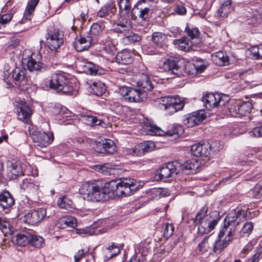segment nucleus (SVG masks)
I'll return each instance as SVG.
<instances>
[{
  "label": "nucleus",
  "instance_id": "nucleus-40",
  "mask_svg": "<svg viewBox=\"0 0 262 262\" xmlns=\"http://www.w3.org/2000/svg\"><path fill=\"white\" fill-rule=\"evenodd\" d=\"M185 32L188 37V39L190 41H197L198 42V41H200V32L197 27L187 24V26L185 29Z\"/></svg>",
  "mask_w": 262,
  "mask_h": 262
},
{
  "label": "nucleus",
  "instance_id": "nucleus-25",
  "mask_svg": "<svg viewBox=\"0 0 262 262\" xmlns=\"http://www.w3.org/2000/svg\"><path fill=\"white\" fill-rule=\"evenodd\" d=\"M85 86L89 92L97 96L102 95L106 91L104 84L100 81L87 82Z\"/></svg>",
  "mask_w": 262,
  "mask_h": 262
},
{
  "label": "nucleus",
  "instance_id": "nucleus-20",
  "mask_svg": "<svg viewBox=\"0 0 262 262\" xmlns=\"http://www.w3.org/2000/svg\"><path fill=\"white\" fill-rule=\"evenodd\" d=\"M37 56L38 57V59H35L33 56L29 58L27 63L28 69L31 72H35L37 73L49 71L50 67L39 61L41 57L40 55L38 54Z\"/></svg>",
  "mask_w": 262,
  "mask_h": 262
},
{
  "label": "nucleus",
  "instance_id": "nucleus-6",
  "mask_svg": "<svg viewBox=\"0 0 262 262\" xmlns=\"http://www.w3.org/2000/svg\"><path fill=\"white\" fill-rule=\"evenodd\" d=\"M183 59L170 57L160 64L159 68L164 71L169 72L171 74L179 77L183 74Z\"/></svg>",
  "mask_w": 262,
  "mask_h": 262
},
{
  "label": "nucleus",
  "instance_id": "nucleus-5",
  "mask_svg": "<svg viewBox=\"0 0 262 262\" xmlns=\"http://www.w3.org/2000/svg\"><path fill=\"white\" fill-rule=\"evenodd\" d=\"M29 134L34 142V146L39 148H44L51 144L54 140L52 132L46 133L29 127Z\"/></svg>",
  "mask_w": 262,
  "mask_h": 262
},
{
  "label": "nucleus",
  "instance_id": "nucleus-9",
  "mask_svg": "<svg viewBox=\"0 0 262 262\" xmlns=\"http://www.w3.org/2000/svg\"><path fill=\"white\" fill-rule=\"evenodd\" d=\"M184 106V103L179 98H173L167 96L161 98L160 102V107L161 109L168 110L171 114L181 110Z\"/></svg>",
  "mask_w": 262,
  "mask_h": 262
},
{
  "label": "nucleus",
  "instance_id": "nucleus-2",
  "mask_svg": "<svg viewBox=\"0 0 262 262\" xmlns=\"http://www.w3.org/2000/svg\"><path fill=\"white\" fill-rule=\"evenodd\" d=\"M208 207H203L197 213L194 220L195 226H198V233L208 234L216 226L220 218L217 211H212L207 214Z\"/></svg>",
  "mask_w": 262,
  "mask_h": 262
},
{
  "label": "nucleus",
  "instance_id": "nucleus-21",
  "mask_svg": "<svg viewBox=\"0 0 262 262\" xmlns=\"http://www.w3.org/2000/svg\"><path fill=\"white\" fill-rule=\"evenodd\" d=\"M210 148L209 142H200L192 145L190 151L194 156L207 157L210 155Z\"/></svg>",
  "mask_w": 262,
  "mask_h": 262
},
{
  "label": "nucleus",
  "instance_id": "nucleus-46",
  "mask_svg": "<svg viewBox=\"0 0 262 262\" xmlns=\"http://www.w3.org/2000/svg\"><path fill=\"white\" fill-rule=\"evenodd\" d=\"M44 244V239L41 236L34 234L31 232L29 245L36 248H40L43 246Z\"/></svg>",
  "mask_w": 262,
  "mask_h": 262
},
{
  "label": "nucleus",
  "instance_id": "nucleus-58",
  "mask_svg": "<svg viewBox=\"0 0 262 262\" xmlns=\"http://www.w3.org/2000/svg\"><path fill=\"white\" fill-rule=\"evenodd\" d=\"M249 135L250 137L255 138L262 137V122H259L257 126L249 132Z\"/></svg>",
  "mask_w": 262,
  "mask_h": 262
},
{
  "label": "nucleus",
  "instance_id": "nucleus-30",
  "mask_svg": "<svg viewBox=\"0 0 262 262\" xmlns=\"http://www.w3.org/2000/svg\"><path fill=\"white\" fill-rule=\"evenodd\" d=\"M116 5L113 2H110L102 6L97 12V16L100 18L107 17L110 14L114 15L116 12Z\"/></svg>",
  "mask_w": 262,
  "mask_h": 262
},
{
  "label": "nucleus",
  "instance_id": "nucleus-62",
  "mask_svg": "<svg viewBox=\"0 0 262 262\" xmlns=\"http://www.w3.org/2000/svg\"><path fill=\"white\" fill-rule=\"evenodd\" d=\"M162 189L160 188H153L146 190V193L153 198L160 197L162 195Z\"/></svg>",
  "mask_w": 262,
  "mask_h": 262
},
{
  "label": "nucleus",
  "instance_id": "nucleus-55",
  "mask_svg": "<svg viewBox=\"0 0 262 262\" xmlns=\"http://www.w3.org/2000/svg\"><path fill=\"white\" fill-rule=\"evenodd\" d=\"M13 14L12 13H8L5 14H0V29H3L6 27L12 19Z\"/></svg>",
  "mask_w": 262,
  "mask_h": 262
},
{
  "label": "nucleus",
  "instance_id": "nucleus-35",
  "mask_svg": "<svg viewBox=\"0 0 262 262\" xmlns=\"http://www.w3.org/2000/svg\"><path fill=\"white\" fill-rule=\"evenodd\" d=\"M21 188L28 192L34 193L39 189V184L31 178L24 179L20 184Z\"/></svg>",
  "mask_w": 262,
  "mask_h": 262
},
{
  "label": "nucleus",
  "instance_id": "nucleus-11",
  "mask_svg": "<svg viewBox=\"0 0 262 262\" xmlns=\"http://www.w3.org/2000/svg\"><path fill=\"white\" fill-rule=\"evenodd\" d=\"M252 217L251 212L245 206H239L234 209L225 219L226 221L233 220L240 226V222Z\"/></svg>",
  "mask_w": 262,
  "mask_h": 262
},
{
  "label": "nucleus",
  "instance_id": "nucleus-4",
  "mask_svg": "<svg viewBox=\"0 0 262 262\" xmlns=\"http://www.w3.org/2000/svg\"><path fill=\"white\" fill-rule=\"evenodd\" d=\"M15 85L21 91H26L29 88L31 81L27 76V70L24 68L16 67L10 74Z\"/></svg>",
  "mask_w": 262,
  "mask_h": 262
},
{
  "label": "nucleus",
  "instance_id": "nucleus-32",
  "mask_svg": "<svg viewBox=\"0 0 262 262\" xmlns=\"http://www.w3.org/2000/svg\"><path fill=\"white\" fill-rule=\"evenodd\" d=\"M173 44L177 46V48L184 51H189L191 49L192 45L198 44L197 41H190L186 37H182L179 39L173 40Z\"/></svg>",
  "mask_w": 262,
  "mask_h": 262
},
{
  "label": "nucleus",
  "instance_id": "nucleus-52",
  "mask_svg": "<svg viewBox=\"0 0 262 262\" xmlns=\"http://www.w3.org/2000/svg\"><path fill=\"white\" fill-rule=\"evenodd\" d=\"M210 235L205 236L198 246L199 251L202 253L207 252L210 249Z\"/></svg>",
  "mask_w": 262,
  "mask_h": 262
},
{
  "label": "nucleus",
  "instance_id": "nucleus-45",
  "mask_svg": "<svg viewBox=\"0 0 262 262\" xmlns=\"http://www.w3.org/2000/svg\"><path fill=\"white\" fill-rule=\"evenodd\" d=\"M251 195L253 199L262 200V180L259 181L251 189Z\"/></svg>",
  "mask_w": 262,
  "mask_h": 262
},
{
  "label": "nucleus",
  "instance_id": "nucleus-47",
  "mask_svg": "<svg viewBox=\"0 0 262 262\" xmlns=\"http://www.w3.org/2000/svg\"><path fill=\"white\" fill-rule=\"evenodd\" d=\"M183 70L182 75H184L185 74H187L188 75L194 76L198 74L197 70H196V68L194 66V64L193 62H188L186 64L184 63V61L183 60Z\"/></svg>",
  "mask_w": 262,
  "mask_h": 262
},
{
  "label": "nucleus",
  "instance_id": "nucleus-59",
  "mask_svg": "<svg viewBox=\"0 0 262 262\" xmlns=\"http://www.w3.org/2000/svg\"><path fill=\"white\" fill-rule=\"evenodd\" d=\"M174 228L173 224L170 223H165L163 227V235L165 238L170 237L173 232Z\"/></svg>",
  "mask_w": 262,
  "mask_h": 262
},
{
  "label": "nucleus",
  "instance_id": "nucleus-18",
  "mask_svg": "<svg viewBox=\"0 0 262 262\" xmlns=\"http://www.w3.org/2000/svg\"><path fill=\"white\" fill-rule=\"evenodd\" d=\"M96 150L101 154L112 155L116 151V147L112 140L101 139L96 144Z\"/></svg>",
  "mask_w": 262,
  "mask_h": 262
},
{
  "label": "nucleus",
  "instance_id": "nucleus-1",
  "mask_svg": "<svg viewBox=\"0 0 262 262\" xmlns=\"http://www.w3.org/2000/svg\"><path fill=\"white\" fill-rule=\"evenodd\" d=\"M140 185L135 179L123 178L105 183L100 187L95 183L86 182L79 188L80 193L84 200L91 201H106L116 196H126L133 194Z\"/></svg>",
  "mask_w": 262,
  "mask_h": 262
},
{
  "label": "nucleus",
  "instance_id": "nucleus-39",
  "mask_svg": "<svg viewBox=\"0 0 262 262\" xmlns=\"http://www.w3.org/2000/svg\"><path fill=\"white\" fill-rule=\"evenodd\" d=\"M238 102L231 100L226 107L225 114L227 116L238 117Z\"/></svg>",
  "mask_w": 262,
  "mask_h": 262
},
{
  "label": "nucleus",
  "instance_id": "nucleus-8",
  "mask_svg": "<svg viewBox=\"0 0 262 262\" xmlns=\"http://www.w3.org/2000/svg\"><path fill=\"white\" fill-rule=\"evenodd\" d=\"M133 82L137 88L146 97L147 93L152 91L154 88L149 75L144 73H139L134 78Z\"/></svg>",
  "mask_w": 262,
  "mask_h": 262
},
{
  "label": "nucleus",
  "instance_id": "nucleus-3",
  "mask_svg": "<svg viewBox=\"0 0 262 262\" xmlns=\"http://www.w3.org/2000/svg\"><path fill=\"white\" fill-rule=\"evenodd\" d=\"M50 88L57 92L69 96L76 93L74 84L68 78L65 74L56 73L52 75L50 80Z\"/></svg>",
  "mask_w": 262,
  "mask_h": 262
},
{
  "label": "nucleus",
  "instance_id": "nucleus-49",
  "mask_svg": "<svg viewBox=\"0 0 262 262\" xmlns=\"http://www.w3.org/2000/svg\"><path fill=\"white\" fill-rule=\"evenodd\" d=\"M94 169L104 175H111L114 170L111 165L108 163H105L102 165H96L94 166Z\"/></svg>",
  "mask_w": 262,
  "mask_h": 262
},
{
  "label": "nucleus",
  "instance_id": "nucleus-48",
  "mask_svg": "<svg viewBox=\"0 0 262 262\" xmlns=\"http://www.w3.org/2000/svg\"><path fill=\"white\" fill-rule=\"evenodd\" d=\"M123 41L126 43H133L136 42H139L141 39V36L138 34L129 31L123 38Z\"/></svg>",
  "mask_w": 262,
  "mask_h": 262
},
{
  "label": "nucleus",
  "instance_id": "nucleus-29",
  "mask_svg": "<svg viewBox=\"0 0 262 262\" xmlns=\"http://www.w3.org/2000/svg\"><path fill=\"white\" fill-rule=\"evenodd\" d=\"M117 4L120 17L126 18L128 16L129 13H131L132 5L130 0H117Z\"/></svg>",
  "mask_w": 262,
  "mask_h": 262
},
{
  "label": "nucleus",
  "instance_id": "nucleus-12",
  "mask_svg": "<svg viewBox=\"0 0 262 262\" xmlns=\"http://www.w3.org/2000/svg\"><path fill=\"white\" fill-rule=\"evenodd\" d=\"M14 105L18 120L24 123H29L30 118L32 115V111L26 102L22 100L16 101L14 103Z\"/></svg>",
  "mask_w": 262,
  "mask_h": 262
},
{
  "label": "nucleus",
  "instance_id": "nucleus-34",
  "mask_svg": "<svg viewBox=\"0 0 262 262\" xmlns=\"http://www.w3.org/2000/svg\"><path fill=\"white\" fill-rule=\"evenodd\" d=\"M138 88H130L125 100L130 102H139L143 100L146 97Z\"/></svg>",
  "mask_w": 262,
  "mask_h": 262
},
{
  "label": "nucleus",
  "instance_id": "nucleus-14",
  "mask_svg": "<svg viewBox=\"0 0 262 262\" xmlns=\"http://www.w3.org/2000/svg\"><path fill=\"white\" fill-rule=\"evenodd\" d=\"M181 126H173L170 129L167 130H163L160 127L156 125L150 126L148 129V132H150V134L157 136H167L171 137L173 139L178 138L180 135L182 133Z\"/></svg>",
  "mask_w": 262,
  "mask_h": 262
},
{
  "label": "nucleus",
  "instance_id": "nucleus-10",
  "mask_svg": "<svg viewBox=\"0 0 262 262\" xmlns=\"http://www.w3.org/2000/svg\"><path fill=\"white\" fill-rule=\"evenodd\" d=\"M150 3V0H140L138 2L132 9L131 18L135 20L137 14L142 20H146L148 17L150 10H151Z\"/></svg>",
  "mask_w": 262,
  "mask_h": 262
},
{
  "label": "nucleus",
  "instance_id": "nucleus-15",
  "mask_svg": "<svg viewBox=\"0 0 262 262\" xmlns=\"http://www.w3.org/2000/svg\"><path fill=\"white\" fill-rule=\"evenodd\" d=\"M46 38L47 45L52 51L59 48L64 42L63 34L59 30L48 32Z\"/></svg>",
  "mask_w": 262,
  "mask_h": 262
},
{
  "label": "nucleus",
  "instance_id": "nucleus-61",
  "mask_svg": "<svg viewBox=\"0 0 262 262\" xmlns=\"http://www.w3.org/2000/svg\"><path fill=\"white\" fill-rule=\"evenodd\" d=\"M107 249L108 250L107 254L109 255L110 258L116 256L120 252L119 247L114 243H113L111 245L109 246Z\"/></svg>",
  "mask_w": 262,
  "mask_h": 262
},
{
  "label": "nucleus",
  "instance_id": "nucleus-17",
  "mask_svg": "<svg viewBox=\"0 0 262 262\" xmlns=\"http://www.w3.org/2000/svg\"><path fill=\"white\" fill-rule=\"evenodd\" d=\"M97 42L94 40L93 37L87 33L81 35L80 38L75 41L73 46L78 52H82L88 50L91 46L96 44Z\"/></svg>",
  "mask_w": 262,
  "mask_h": 262
},
{
  "label": "nucleus",
  "instance_id": "nucleus-19",
  "mask_svg": "<svg viewBox=\"0 0 262 262\" xmlns=\"http://www.w3.org/2000/svg\"><path fill=\"white\" fill-rule=\"evenodd\" d=\"M205 118L202 111L194 112L185 116L183 123L187 127H191L200 124Z\"/></svg>",
  "mask_w": 262,
  "mask_h": 262
},
{
  "label": "nucleus",
  "instance_id": "nucleus-53",
  "mask_svg": "<svg viewBox=\"0 0 262 262\" xmlns=\"http://www.w3.org/2000/svg\"><path fill=\"white\" fill-rule=\"evenodd\" d=\"M194 66L197 70L198 74L202 73L208 66L207 61L201 58H198L193 61Z\"/></svg>",
  "mask_w": 262,
  "mask_h": 262
},
{
  "label": "nucleus",
  "instance_id": "nucleus-37",
  "mask_svg": "<svg viewBox=\"0 0 262 262\" xmlns=\"http://www.w3.org/2000/svg\"><path fill=\"white\" fill-rule=\"evenodd\" d=\"M213 62L219 66H225L229 64V57L222 51L217 52L212 55Z\"/></svg>",
  "mask_w": 262,
  "mask_h": 262
},
{
  "label": "nucleus",
  "instance_id": "nucleus-23",
  "mask_svg": "<svg viewBox=\"0 0 262 262\" xmlns=\"http://www.w3.org/2000/svg\"><path fill=\"white\" fill-rule=\"evenodd\" d=\"M200 163L196 160H188L183 163L179 162L180 172H185L187 174L194 173L199 171Z\"/></svg>",
  "mask_w": 262,
  "mask_h": 262
},
{
  "label": "nucleus",
  "instance_id": "nucleus-13",
  "mask_svg": "<svg viewBox=\"0 0 262 262\" xmlns=\"http://www.w3.org/2000/svg\"><path fill=\"white\" fill-rule=\"evenodd\" d=\"M178 166H179V162L177 161L163 165L157 170L160 179L164 180L167 178L173 177V174H177L180 173Z\"/></svg>",
  "mask_w": 262,
  "mask_h": 262
},
{
  "label": "nucleus",
  "instance_id": "nucleus-33",
  "mask_svg": "<svg viewBox=\"0 0 262 262\" xmlns=\"http://www.w3.org/2000/svg\"><path fill=\"white\" fill-rule=\"evenodd\" d=\"M132 26L129 20L126 19L124 21H120L114 26L113 30L114 32L121 34L125 36L129 31H131Z\"/></svg>",
  "mask_w": 262,
  "mask_h": 262
},
{
  "label": "nucleus",
  "instance_id": "nucleus-26",
  "mask_svg": "<svg viewBox=\"0 0 262 262\" xmlns=\"http://www.w3.org/2000/svg\"><path fill=\"white\" fill-rule=\"evenodd\" d=\"M117 63L122 64H128L134 60V54L130 51L123 50L117 53L115 57Z\"/></svg>",
  "mask_w": 262,
  "mask_h": 262
},
{
  "label": "nucleus",
  "instance_id": "nucleus-57",
  "mask_svg": "<svg viewBox=\"0 0 262 262\" xmlns=\"http://www.w3.org/2000/svg\"><path fill=\"white\" fill-rule=\"evenodd\" d=\"M103 47V49L107 54H111L113 52L114 47L113 46L111 39L108 37L105 40H102L101 43Z\"/></svg>",
  "mask_w": 262,
  "mask_h": 262
},
{
  "label": "nucleus",
  "instance_id": "nucleus-31",
  "mask_svg": "<svg viewBox=\"0 0 262 262\" xmlns=\"http://www.w3.org/2000/svg\"><path fill=\"white\" fill-rule=\"evenodd\" d=\"M14 202L13 197L9 191H4L0 194V206L3 209H9L14 205Z\"/></svg>",
  "mask_w": 262,
  "mask_h": 262
},
{
  "label": "nucleus",
  "instance_id": "nucleus-7",
  "mask_svg": "<svg viewBox=\"0 0 262 262\" xmlns=\"http://www.w3.org/2000/svg\"><path fill=\"white\" fill-rule=\"evenodd\" d=\"M233 220L226 221L224 220V225L220 230L218 237L222 238L226 235L224 239L230 243L234 238H239L238 231L240 226L237 223H233Z\"/></svg>",
  "mask_w": 262,
  "mask_h": 262
},
{
  "label": "nucleus",
  "instance_id": "nucleus-24",
  "mask_svg": "<svg viewBox=\"0 0 262 262\" xmlns=\"http://www.w3.org/2000/svg\"><path fill=\"white\" fill-rule=\"evenodd\" d=\"M79 66L82 68L83 72L90 75H97L103 73V70L98 65L87 60L81 61Z\"/></svg>",
  "mask_w": 262,
  "mask_h": 262
},
{
  "label": "nucleus",
  "instance_id": "nucleus-44",
  "mask_svg": "<svg viewBox=\"0 0 262 262\" xmlns=\"http://www.w3.org/2000/svg\"><path fill=\"white\" fill-rule=\"evenodd\" d=\"M102 26L97 23H94L87 33L93 37L94 40L98 41V35L102 31Z\"/></svg>",
  "mask_w": 262,
  "mask_h": 262
},
{
  "label": "nucleus",
  "instance_id": "nucleus-36",
  "mask_svg": "<svg viewBox=\"0 0 262 262\" xmlns=\"http://www.w3.org/2000/svg\"><path fill=\"white\" fill-rule=\"evenodd\" d=\"M21 176H24L22 167L18 163H12L9 166L8 177L10 180H16Z\"/></svg>",
  "mask_w": 262,
  "mask_h": 262
},
{
  "label": "nucleus",
  "instance_id": "nucleus-38",
  "mask_svg": "<svg viewBox=\"0 0 262 262\" xmlns=\"http://www.w3.org/2000/svg\"><path fill=\"white\" fill-rule=\"evenodd\" d=\"M216 94L212 93H207L205 94L203 97V101L205 107L209 110H211L213 108L217 107Z\"/></svg>",
  "mask_w": 262,
  "mask_h": 262
},
{
  "label": "nucleus",
  "instance_id": "nucleus-22",
  "mask_svg": "<svg viewBox=\"0 0 262 262\" xmlns=\"http://www.w3.org/2000/svg\"><path fill=\"white\" fill-rule=\"evenodd\" d=\"M156 147V144L151 141H144L136 145L134 149L132 150L133 155L138 156H142L146 153L151 152Z\"/></svg>",
  "mask_w": 262,
  "mask_h": 262
},
{
  "label": "nucleus",
  "instance_id": "nucleus-64",
  "mask_svg": "<svg viewBox=\"0 0 262 262\" xmlns=\"http://www.w3.org/2000/svg\"><path fill=\"white\" fill-rule=\"evenodd\" d=\"M143 49L146 54L149 55L160 54L161 52L155 49L152 45H146L144 46Z\"/></svg>",
  "mask_w": 262,
  "mask_h": 262
},
{
  "label": "nucleus",
  "instance_id": "nucleus-42",
  "mask_svg": "<svg viewBox=\"0 0 262 262\" xmlns=\"http://www.w3.org/2000/svg\"><path fill=\"white\" fill-rule=\"evenodd\" d=\"M58 224L60 225L62 228L68 227L74 228L76 226V220L72 216H63L58 220Z\"/></svg>",
  "mask_w": 262,
  "mask_h": 262
},
{
  "label": "nucleus",
  "instance_id": "nucleus-41",
  "mask_svg": "<svg viewBox=\"0 0 262 262\" xmlns=\"http://www.w3.org/2000/svg\"><path fill=\"white\" fill-rule=\"evenodd\" d=\"M221 3L217 10V15L222 17H227L231 10V0H221Z\"/></svg>",
  "mask_w": 262,
  "mask_h": 262
},
{
  "label": "nucleus",
  "instance_id": "nucleus-51",
  "mask_svg": "<svg viewBox=\"0 0 262 262\" xmlns=\"http://www.w3.org/2000/svg\"><path fill=\"white\" fill-rule=\"evenodd\" d=\"M253 225L252 222L245 223L242 228H240L238 231L239 237L248 236L252 231Z\"/></svg>",
  "mask_w": 262,
  "mask_h": 262
},
{
  "label": "nucleus",
  "instance_id": "nucleus-28",
  "mask_svg": "<svg viewBox=\"0 0 262 262\" xmlns=\"http://www.w3.org/2000/svg\"><path fill=\"white\" fill-rule=\"evenodd\" d=\"M168 36L167 34L159 32H155L152 34V41L160 48L164 50L167 47Z\"/></svg>",
  "mask_w": 262,
  "mask_h": 262
},
{
  "label": "nucleus",
  "instance_id": "nucleus-56",
  "mask_svg": "<svg viewBox=\"0 0 262 262\" xmlns=\"http://www.w3.org/2000/svg\"><path fill=\"white\" fill-rule=\"evenodd\" d=\"M216 101L217 107L218 106H225L226 104L227 105L229 103V97L228 95L225 94H216Z\"/></svg>",
  "mask_w": 262,
  "mask_h": 262
},
{
  "label": "nucleus",
  "instance_id": "nucleus-60",
  "mask_svg": "<svg viewBox=\"0 0 262 262\" xmlns=\"http://www.w3.org/2000/svg\"><path fill=\"white\" fill-rule=\"evenodd\" d=\"M90 248L88 247L81 249L78 251V252L74 255V259L75 262L79 261L82 257L84 256L87 257V255L89 253Z\"/></svg>",
  "mask_w": 262,
  "mask_h": 262
},
{
  "label": "nucleus",
  "instance_id": "nucleus-63",
  "mask_svg": "<svg viewBox=\"0 0 262 262\" xmlns=\"http://www.w3.org/2000/svg\"><path fill=\"white\" fill-rule=\"evenodd\" d=\"M210 155H215L221 149L220 142L217 141L210 143Z\"/></svg>",
  "mask_w": 262,
  "mask_h": 262
},
{
  "label": "nucleus",
  "instance_id": "nucleus-50",
  "mask_svg": "<svg viewBox=\"0 0 262 262\" xmlns=\"http://www.w3.org/2000/svg\"><path fill=\"white\" fill-rule=\"evenodd\" d=\"M218 238L219 239L213 244V251L215 253L220 252L230 244L225 239H221V238Z\"/></svg>",
  "mask_w": 262,
  "mask_h": 262
},
{
  "label": "nucleus",
  "instance_id": "nucleus-43",
  "mask_svg": "<svg viewBox=\"0 0 262 262\" xmlns=\"http://www.w3.org/2000/svg\"><path fill=\"white\" fill-rule=\"evenodd\" d=\"M238 117H239L249 114L252 110V104L249 101L242 103L238 102Z\"/></svg>",
  "mask_w": 262,
  "mask_h": 262
},
{
  "label": "nucleus",
  "instance_id": "nucleus-54",
  "mask_svg": "<svg viewBox=\"0 0 262 262\" xmlns=\"http://www.w3.org/2000/svg\"><path fill=\"white\" fill-rule=\"evenodd\" d=\"M57 204L60 208L67 210H69L73 208L72 202L66 196L59 198L57 201Z\"/></svg>",
  "mask_w": 262,
  "mask_h": 262
},
{
  "label": "nucleus",
  "instance_id": "nucleus-27",
  "mask_svg": "<svg viewBox=\"0 0 262 262\" xmlns=\"http://www.w3.org/2000/svg\"><path fill=\"white\" fill-rule=\"evenodd\" d=\"M31 232L24 231L13 236L12 238V242L19 246H25L29 245L30 242Z\"/></svg>",
  "mask_w": 262,
  "mask_h": 262
},
{
  "label": "nucleus",
  "instance_id": "nucleus-16",
  "mask_svg": "<svg viewBox=\"0 0 262 262\" xmlns=\"http://www.w3.org/2000/svg\"><path fill=\"white\" fill-rule=\"evenodd\" d=\"M47 211L45 208H39L32 210L25 215L26 221L28 224L35 225H38L46 217Z\"/></svg>",
  "mask_w": 262,
  "mask_h": 262
}]
</instances>
